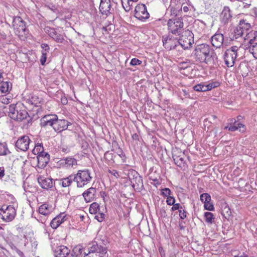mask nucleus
Instances as JSON below:
<instances>
[{
  "label": "nucleus",
  "mask_w": 257,
  "mask_h": 257,
  "mask_svg": "<svg viewBox=\"0 0 257 257\" xmlns=\"http://www.w3.org/2000/svg\"><path fill=\"white\" fill-rule=\"evenodd\" d=\"M251 14L253 16L257 18V8H254L251 10Z\"/></svg>",
  "instance_id": "680f3d73"
},
{
  "label": "nucleus",
  "mask_w": 257,
  "mask_h": 257,
  "mask_svg": "<svg viewBox=\"0 0 257 257\" xmlns=\"http://www.w3.org/2000/svg\"><path fill=\"white\" fill-rule=\"evenodd\" d=\"M135 17L138 19L143 21L148 19L149 14L147 12V8L145 5H138L135 10Z\"/></svg>",
  "instance_id": "9b49d317"
},
{
  "label": "nucleus",
  "mask_w": 257,
  "mask_h": 257,
  "mask_svg": "<svg viewBox=\"0 0 257 257\" xmlns=\"http://www.w3.org/2000/svg\"><path fill=\"white\" fill-rule=\"evenodd\" d=\"M82 251L83 248L80 245L75 246L73 249V253H75V257H79Z\"/></svg>",
  "instance_id": "a19ab883"
},
{
  "label": "nucleus",
  "mask_w": 257,
  "mask_h": 257,
  "mask_svg": "<svg viewBox=\"0 0 257 257\" xmlns=\"http://www.w3.org/2000/svg\"><path fill=\"white\" fill-rule=\"evenodd\" d=\"M232 17L230 10L228 7H224L220 15V19L222 23L224 24L230 21Z\"/></svg>",
  "instance_id": "a211bd4d"
},
{
  "label": "nucleus",
  "mask_w": 257,
  "mask_h": 257,
  "mask_svg": "<svg viewBox=\"0 0 257 257\" xmlns=\"http://www.w3.org/2000/svg\"><path fill=\"white\" fill-rule=\"evenodd\" d=\"M48 34L57 43H62L64 40L63 35L57 32L54 29L49 28Z\"/></svg>",
  "instance_id": "aec40b11"
},
{
  "label": "nucleus",
  "mask_w": 257,
  "mask_h": 257,
  "mask_svg": "<svg viewBox=\"0 0 257 257\" xmlns=\"http://www.w3.org/2000/svg\"><path fill=\"white\" fill-rule=\"evenodd\" d=\"M58 181L59 185L63 187H69L73 181H74L73 174H71L67 177L62 178L59 180Z\"/></svg>",
  "instance_id": "393cba45"
},
{
  "label": "nucleus",
  "mask_w": 257,
  "mask_h": 257,
  "mask_svg": "<svg viewBox=\"0 0 257 257\" xmlns=\"http://www.w3.org/2000/svg\"><path fill=\"white\" fill-rule=\"evenodd\" d=\"M216 116L215 115H211L210 117L204 119V125L206 126L207 125V122L208 121L210 123L212 122V120H214L216 119Z\"/></svg>",
  "instance_id": "8fccbe9b"
},
{
  "label": "nucleus",
  "mask_w": 257,
  "mask_h": 257,
  "mask_svg": "<svg viewBox=\"0 0 257 257\" xmlns=\"http://www.w3.org/2000/svg\"><path fill=\"white\" fill-rule=\"evenodd\" d=\"M38 182L41 187L45 189H49L53 187V181L51 178L40 176L38 177Z\"/></svg>",
  "instance_id": "dca6fc26"
},
{
  "label": "nucleus",
  "mask_w": 257,
  "mask_h": 257,
  "mask_svg": "<svg viewBox=\"0 0 257 257\" xmlns=\"http://www.w3.org/2000/svg\"><path fill=\"white\" fill-rule=\"evenodd\" d=\"M238 29L240 30L243 32V35H245L250 29V24L245 22L243 20L240 21L239 25L237 26Z\"/></svg>",
  "instance_id": "c85d7f7f"
},
{
  "label": "nucleus",
  "mask_w": 257,
  "mask_h": 257,
  "mask_svg": "<svg viewBox=\"0 0 257 257\" xmlns=\"http://www.w3.org/2000/svg\"><path fill=\"white\" fill-rule=\"evenodd\" d=\"M9 116L13 119L21 121L25 119H28V125L32 123V118L29 115L23 104L18 105L13 104L9 106Z\"/></svg>",
  "instance_id": "f03ea898"
},
{
  "label": "nucleus",
  "mask_w": 257,
  "mask_h": 257,
  "mask_svg": "<svg viewBox=\"0 0 257 257\" xmlns=\"http://www.w3.org/2000/svg\"><path fill=\"white\" fill-rule=\"evenodd\" d=\"M224 41V37L222 34H216L212 37L211 43L217 48H220Z\"/></svg>",
  "instance_id": "4be33fe9"
},
{
  "label": "nucleus",
  "mask_w": 257,
  "mask_h": 257,
  "mask_svg": "<svg viewBox=\"0 0 257 257\" xmlns=\"http://www.w3.org/2000/svg\"><path fill=\"white\" fill-rule=\"evenodd\" d=\"M200 200L204 203L210 202L211 196L208 193H203L200 195Z\"/></svg>",
  "instance_id": "58836bf2"
},
{
  "label": "nucleus",
  "mask_w": 257,
  "mask_h": 257,
  "mask_svg": "<svg viewBox=\"0 0 257 257\" xmlns=\"http://www.w3.org/2000/svg\"><path fill=\"white\" fill-rule=\"evenodd\" d=\"M249 35H252V39H253V41H254L255 38L257 37V31H251L249 32Z\"/></svg>",
  "instance_id": "13d9d810"
},
{
  "label": "nucleus",
  "mask_w": 257,
  "mask_h": 257,
  "mask_svg": "<svg viewBox=\"0 0 257 257\" xmlns=\"http://www.w3.org/2000/svg\"><path fill=\"white\" fill-rule=\"evenodd\" d=\"M71 124L72 123L67 120L64 119H58L57 116L53 129L55 132L60 133L64 130H67L68 126Z\"/></svg>",
  "instance_id": "4468645a"
},
{
  "label": "nucleus",
  "mask_w": 257,
  "mask_h": 257,
  "mask_svg": "<svg viewBox=\"0 0 257 257\" xmlns=\"http://www.w3.org/2000/svg\"><path fill=\"white\" fill-rule=\"evenodd\" d=\"M70 250L66 246L60 245L55 249V257H66L70 253Z\"/></svg>",
  "instance_id": "f3484780"
},
{
  "label": "nucleus",
  "mask_w": 257,
  "mask_h": 257,
  "mask_svg": "<svg viewBox=\"0 0 257 257\" xmlns=\"http://www.w3.org/2000/svg\"><path fill=\"white\" fill-rule=\"evenodd\" d=\"M64 216L62 217L61 215L57 216L53 218L51 223L50 225L53 228H57L62 222H64Z\"/></svg>",
  "instance_id": "7c9ffc66"
},
{
  "label": "nucleus",
  "mask_w": 257,
  "mask_h": 257,
  "mask_svg": "<svg viewBox=\"0 0 257 257\" xmlns=\"http://www.w3.org/2000/svg\"><path fill=\"white\" fill-rule=\"evenodd\" d=\"M179 216L182 219H184L187 217V212L184 209V207L182 206V209H180L179 210Z\"/></svg>",
  "instance_id": "37998d69"
},
{
  "label": "nucleus",
  "mask_w": 257,
  "mask_h": 257,
  "mask_svg": "<svg viewBox=\"0 0 257 257\" xmlns=\"http://www.w3.org/2000/svg\"><path fill=\"white\" fill-rule=\"evenodd\" d=\"M192 41L193 40H191L190 38H187L186 36L182 35L178 38V45H181L184 49H188L192 45Z\"/></svg>",
  "instance_id": "5701e85b"
},
{
  "label": "nucleus",
  "mask_w": 257,
  "mask_h": 257,
  "mask_svg": "<svg viewBox=\"0 0 257 257\" xmlns=\"http://www.w3.org/2000/svg\"><path fill=\"white\" fill-rule=\"evenodd\" d=\"M245 5L244 6V8H248L251 5V1L249 2H246V3H244Z\"/></svg>",
  "instance_id": "338daca9"
},
{
  "label": "nucleus",
  "mask_w": 257,
  "mask_h": 257,
  "mask_svg": "<svg viewBox=\"0 0 257 257\" xmlns=\"http://www.w3.org/2000/svg\"><path fill=\"white\" fill-rule=\"evenodd\" d=\"M5 168L3 167H0V179L5 176Z\"/></svg>",
  "instance_id": "bf43d9fd"
},
{
  "label": "nucleus",
  "mask_w": 257,
  "mask_h": 257,
  "mask_svg": "<svg viewBox=\"0 0 257 257\" xmlns=\"http://www.w3.org/2000/svg\"><path fill=\"white\" fill-rule=\"evenodd\" d=\"M230 126H225L224 129L228 128V130L231 132H234L239 129L240 132L244 131V125L240 122L236 121L235 119H231Z\"/></svg>",
  "instance_id": "412c9836"
},
{
  "label": "nucleus",
  "mask_w": 257,
  "mask_h": 257,
  "mask_svg": "<svg viewBox=\"0 0 257 257\" xmlns=\"http://www.w3.org/2000/svg\"><path fill=\"white\" fill-rule=\"evenodd\" d=\"M31 142L32 141L28 136H23L18 139L15 146L21 151H26L28 150Z\"/></svg>",
  "instance_id": "ddd939ff"
},
{
  "label": "nucleus",
  "mask_w": 257,
  "mask_h": 257,
  "mask_svg": "<svg viewBox=\"0 0 257 257\" xmlns=\"http://www.w3.org/2000/svg\"><path fill=\"white\" fill-rule=\"evenodd\" d=\"M192 56L196 61L206 64H213L215 55L210 46L206 44L197 45L193 51Z\"/></svg>",
  "instance_id": "f257e3e1"
},
{
  "label": "nucleus",
  "mask_w": 257,
  "mask_h": 257,
  "mask_svg": "<svg viewBox=\"0 0 257 257\" xmlns=\"http://www.w3.org/2000/svg\"><path fill=\"white\" fill-rule=\"evenodd\" d=\"M42 101V98L37 95H32L30 98L27 99L26 103L28 104L38 106Z\"/></svg>",
  "instance_id": "bb28decb"
},
{
  "label": "nucleus",
  "mask_w": 257,
  "mask_h": 257,
  "mask_svg": "<svg viewBox=\"0 0 257 257\" xmlns=\"http://www.w3.org/2000/svg\"><path fill=\"white\" fill-rule=\"evenodd\" d=\"M128 177L133 188L136 191L140 192L144 188L143 180L139 174L132 171L128 174Z\"/></svg>",
  "instance_id": "0eeeda50"
},
{
  "label": "nucleus",
  "mask_w": 257,
  "mask_h": 257,
  "mask_svg": "<svg viewBox=\"0 0 257 257\" xmlns=\"http://www.w3.org/2000/svg\"><path fill=\"white\" fill-rule=\"evenodd\" d=\"M62 151L64 153H67L69 151V150L68 147H62Z\"/></svg>",
  "instance_id": "69168bd1"
},
{
  "label": "nucleus",
  "mask_w": 257,
  "mask_h": 257,
  "mask_svg": "<svg viewBox=\"0 0 257 257\" xmlns=\"http://www.w3.org/2000/svg\"><path fill=\"white\" fill-rule=\"evenodd\" d=\"M12 88L11 83L8 81H3L0 86V91L4 93L9 92Z\"/></svg>",
  "instance_id": "473e14b6"
},
{
  "label": "nucleus",
  "mask_w": 257,
  "mask_h": 257,
  "mask_svg": "<svg viewBox=\"0 0 257 257\" xmlns=\"http://www.w3.org/2000/svg\"><path fill=\"white\" fill-rule=\"evenodd\" d=\"M61 101L63 104H66L67 103V99L66 97H63L61 99Z\"/></svg>",
  "instance_id": "0e129e2a"
},
{
  "label": "nucleus",
  "mask_w": 257,
  "mask_h": 257,
  "mask_svg": "<svg viewBox=\"0 0 257 257\" xmlns=\"http://www.w3.org/2000/svg\"><path fill=\"white\" fill-rule=\"evenodd\" d=\"M142 63V61L139 60L137 58H133L131 60L130 62V64L132 66H136L138 65H140Z\"/></svg>",
  "instance_id": "09e8293b"
},
{
  "label": "nucleus",
  "mask_w": 257,
  "mask_h": 257,
  "mask_svg": "<svg viewBox=\"0 0 257 257\" xmlns=\"http://www.w3.org/2000/svg\"><path fill=\"white\" fill-rule=\"evenodd\" d=\"M243 32H242L240 30H238V27H237L234 30V34L232 39H237L239 38H243Z\"/></svg>",
  "instance_id": "ea45409f"
},
{
  "label": "nucleus",
  "mask_w": 257,
  "mask_h": 257,
  "mask_svg": "<svg viewBox=\"0 0 257 257\" xmlns=\"http://www.w3.org/2000/svg\"><path fill=\"white\" fill-rule=\"evenodd\" d=\"M163 43L166 49L171 50L176 49L178 46V38L169 34L168 36L163 37Z\"/></svg>",
  "instance_id": "9d476101"
},
{
  "label": "nucleus",
  "mask_w": 257,
  "mask_h": 257,
  "mask_svg": "<svg viewBox=\"0 0 257 257\" xmlns=\"http://www.w3.org/2000/svg\"><path fill=\"white\" fill-rule=\"evenodd\" d=\"M65 161L66 165L69 167H73L77 165V160L73 158H66Z\"/></svg>",
  "instance_id": "c9c22d12"
},
{
  "label": "nucleus",
  "mask_w": 257,
  "mask_h": 257,
  "mask_svg": "<svg viewBox=\"0 0 257 257\" xmlns=\"http://www.w3.org/2000/svg\"><path fill=\"white\" fill-rule=\"evenodd\" d=\"M249 51L251 53L253 57L257 59V43L253 41V39L249 40V46L248 48Z\"/></svg>",
  "instance_id": "c756f323"
},
{
  "label": "nucleus",
  "mask_w": 257,
  "mask_h": 257,
  "mask_svg": "<svg viewBox=\"0 0 257 257\" xmlns=\"http://www.w3.org/2000/svg\"><path fill=\"white\" fill-rule=\"evenodd\" d=\"M16 215V210L12 205H3L0 208V215L4 220L9 222L13 220Z\"/></svg>",
  "instance_id": "6e6552de"
},
{
  "label": "nucleus",
  "mask_w": 257,
  "mask_h": 257,
  "mask_svg": "<svg viewBox=\"0 0 257 257\" xmlns=\"http://www.w3.org/2000/svg\"><path fill=\"white\" fill-rule=\"evenodd\" d=\"M12 27L15 34L20 39L24 40L29 34V30L27 28L26 22L20 17L13 18Z\"/></svg>",
  "instance_id": "7ed1b4c3"
},
{
  "label": "nucleus",
  "mask_w": 257,
  "mask_h": 257,
  "mask_svg": "<svg viewBox=\"0 0 257 257\" xmlns=\"http://www.w3.org/2000/svg\"><path fill=\"white\" fill-rule=\"evenodd\" d=\"M99 205L96 202L92 203L89 207V212L91 214H96L99 211Z\"/></svg>",
  "instance_id": "f704fd0d"
},
{
  "label": "nucleus",
  "mask_w": 257,
  "mask_h": 257,
  "mask_svg": "<svg viewBox=\"0 0 257 257\" xmlns=\"http://www.w3.org/2000/svg\"><path fill=\"white\" fill-rule=\"evenodd\" d=\"M96 192V189L93 187H90L86 191L83 192L82 195L87 202L92 201L95 197Z\"/></svg>",
  "instance_id": "6ab92c4d"
},
{
  "label": "nucleus",
  "mask_w": 257,
  "mask_h": 257,
  "mask_svg": "<svg viewBox=\"0 0 257 257\" xmlns=\"http://www.w3.org/2000/svg\"><path fill=\"white\" fill-rule=\"evenodd\" d=\"M238 50V47L236 46H233L225 51L224 55V59L227 67H229L233 66L237 57Z\"/></svg>",
  "instance_id": "1a4fd4ad"
},
{
  "label": "nucleus",
  "mask_w": 257,
  "mask_h": 257,
  "mask_svg": "<svg viewBox=\"0 0 257 257\" xmlns=\"http://www.w3.org/2000/svg\"><path fill=\"white\" fill-rule=\"evenodd\" d=\"M2 102L4 104H9L10 101V99L7 98V97H2Z\"/></svg>",
  "instance_id": "052dcab7"
},
{
  "label": "nucleus",
  "mask_w": 257,
  "mask_h": 257,
  "mask_svg": "<svg viewBox=\"0 0 257 257\" xmlns=\"http://www.w3.org/2000/svg\"><path fill=\"white\" fill-rule=\"evenodd\" d=\"M171 191L169 188H165L162 189L161 194L165 197L170 196Z\"/></svg>",
  "instance_id": "c03bdc74"
},
{
  "label": "nucleus",
  "mask_w": 257,
  "mask_h": 257,
  "mask_svg": "<svg viewBox=\"0 0 257 257\" xmlns=\"http://www.w3.org/2000/svg\"><path fill=\"white\" fill-rule=\"evenodd\" d=\"M57 115L49 114L44 115L40 120V125L42 127L51 126L54 128Z\"/></svg>",
  "instance_id": "f8f14e48"
},
{
  "label": "nucleus",
  "mask_w": 257,
  "mask_h": 257,
  "mask_svg": "<svg viewBox=\"0 0 257 257\" xmlns=\"http://www.w3.org/2000/svg\"><path fill=\"white\" fill-rule=\"evenodd\" d=\"M173 207L171 208L172 211H175L176 210H179L180 209H182V206L180 205L179 203L174 204Z\"/></svg>",
  "instance_id": "5fc2aeb1"
},
{
  "label": "nucleus",
  "mask_w": 257,
  "mask_h": 257,
  "mask_svg": "<svg viewBox=\"0 0 257 257\" xmlns=\"http://www.w3.org/2000/svg\"><path fill=\"white\" fill-rule=\"evenodd\" d=\"M47 53L46 52H42V56L40 58V62L42 65H44L46 61Z\"/></svg>",
  "instance_id": "a18cd8bd"
},
{
  "label": "nucleus",
  "mask_w": 257,
  "mask_h": 257,
  "mask_svg": "<svg viewBox=\"0 0 257 257\" xmlns=\"http://www.w3.org/2000/svg\"><path fill=\"white\" fill-rule=\"evenodd\" d=\"M37 158V166L40 168H44L50 160V155L48 153H42V154H38Z\"/></svg>",
  "instance_id": "2eb2a0df"
},
{
  "label": "nucleus",
  "mask_w": 257,
  "mask_h": 257,
  "mask_svg": "<svg viewBox=\"0 0 257 257\" xmlns=\"http://www.w3.org/2000/svg\"><path fill=\"white\" fill-rule=\"evenodd\" d=\"M122 6H123V7L124 9V10L126 11V12H129L131 10V5L130 4V5H128V6H126V7H124L123 6V5L122 4Z\"/></svg>",
  "instance_id": "e2e57ef3"
},
{
  "label": "nucleus",
  "mask_w": 257,
  "mask_h": 257,
  "mask_svg": "<svg viewBox=\"0 0 257 257\" xmlns=\"http://www.w3.org/2000/svg\"><path fill=\"white\" fill-rule=\"evenodd\" d=\"M204 208L209 211H213L214 209L213 205L210 202L204 203Z\"/></svg>",
  "instance_id": "de8ad7c7"
},
{
  "label": "nucleus",
  "mask_w": 257,
  "mask_h": 257,
  "mask_svg": "<svg viewBox=\"0 0 257 257\" xmlns=\"http://www.w3.org/2000/svg\"><path fill=\"white\" fill-rule=\"evenodd\" d=\"M214 87L212 84L205 85L198 84L193 87V89L196 91H206L211 90Z\"/></svg>",
  "instance_id": "2f4dec72"
},
{
  "label": "nucleus",
  "mask_w": 257,
  "mask_h": 257,
  "mask_svg": "<svg viewBox=\"0 0 257 257\" xmlns=\"http://www.w3.org/2000/svg\"><path fill=\"white\" fill-rule=\"evenodd\" d=\"M108 172L109 173L114 176L116 178H118L120 176L119 173L116 170L108 169Z\"/></svg>",
  "instance_id": "603ef678"
},
{
  "label": "nucleus",
  "mask_w": 257,
  "mask_h": 257,
  "mask_svg": "<svg viewBox=\"0 0 257 257\" xmlns=\"http://www.w3.org/2000/svg\"><path fill=\"white\" fill-rule=\"evenodd\" d=\"M182 93V94L184 96H185L186 98H191L189 94V92L186 90H182V92H181Z\"/></svg>",
  "instance_id": "4d7b16f0"
},
{
  "label": "nucleus",
  "mask_w": 257,
  "mask_h": 257,
  "mask_svg": "<svg viewBox=\"0 0 257 257\" xmlns=\"http://www.w3.org/2000/svg\"><path fill=\"white\" fill-rule=\"evenodd\" d=\"M11 153L7 144L0 143V156H7Z\"/></svg>",
  "instance_id": "72a5a7b5"
},
{
  "label": "nucleus",
  "mask_w": 257,
  "mask_h": 257,
  "mask_svg": "<svg viewBox=\"0 0 257 257\" xmlns=\"http://www.w3.org/2000/svg\"><path fill=\"white\" fill-rule=\"evenodd\" d=\"M33 152L34 154H37V156L38 155V154H42V153H45L44 152V148L42 144L36 146Z\"/></svg>",
  "instance_id": "4c0bfd02"
},
{
  "label": "nucleus",
  "mask_w": 257,
  "mask_h": 257,
  "mask_svg": "<svg viewBox=\"0 0 257 257\" xmlns=\"http://www.w3.org/2000/svg\"><path fill=\"white\" fill-rule=\"evenodd\" d=\"M111 5L110 0H101L99 10L102 14L107 15L110 10Z\"/></svg>",
  "instance_id": "b1692460"
},
{
  "label": "nucleus",
  "mask_w": 257,
  "mask_h": 257,
  "mask_svg": "<svg viewBox=\"0 0 257 257\" xmlns=\"http://www.w3.org/2000/svg\"><path fill=\"white\" fill-rule=\"evenodd\" d=\"M89 247L88 253H85L84 257H107L106 248L93 241Z\"/></svg>",
  "instance_id": "39448f33"
},
{
  "label": "nucleus",
  "mask_w": 257,
  "mask_h": 257,
  "mask_svg": "<svg viewBox=\"0 0 257 257\" xmlns=\"http://www.w3.org/2000/svg\"><path fill=\"white\" fill-rule=\"evenodd\" d=\"M53 210L52 206L48 204L45 203L41 205L38 209L39 212L43 215H47L49 214Z\"/></svg>",
  "instance_id": "a878e982"
},
{
  "label": "nucleus",
  "mask_w": 257,
  "mask_h": 257,
  "mask_svg": "<svg viewBox=\"0 0 257 257\" xmlns=\"http://www.w3.org/2000/svg\"><path fill=\"white\" fill-rule=\"evenodd\" d=\"M104 158L105 159L106 161L109 162L111 161H113V154L109 152H106L104 155Z\"/></svg>",
  "instance_id": "79ce46f5"
},
{
  "label": "nucleus",
  "mask_w": 257,
  "mask_h": 257,
  "mask_svg": "<svg viewBox=\"0 0 257 257\" xmlns=\"http://www.w3.org/2000/svg\"><path fill=\"white\" fill-rule=\"evenodd\" d=\"M249 32H247L246 34H245V36L243 37V38L244 40H248V42L249 43V40L250 39H252V35H249Z\"/></svg>",
  "instance_id": "6e6d98bb"
},
{
  "label": "nucleus",
  "mask_w": 257,
  "mask_h": 257,
  "mask_svg": "<svg viewBox=\"0 0 257 257\" xmlns=\"http://www.w3.org/2000/svg\"><path fill=\"white\" fill-rule=\"evenodd\" d=\"M170 33L180 36L183 31L184 24L181 18H174L168 20L167 23Z\"/></svg>",
  "instance_id": "423d86ee"
},
{
  "label": "nucleus",
  "mask_w": 257,
  "mask_h": 257,
  "mask_svg": "<svg viewBox=\"0 0 257 257\" xmlns=\"http://www.w3.org/2000/svg\"><path fill=\"white\" fill-rule=\"evenodd\" d=\"M175 199L173 197L169 196L167 198L166 202L169 205H172L175 203Z\"/></svg>",
  "instance_id": "3c124183"
},
{
  "label": "nucleus",
  "mask_w": 257,
  "mask_h": 257,
  "mask_svg": "<svg viewBox=\"0 0 257 257\" xmlns=\"http://www.w3.org/2000/svg\"><path fill=\"white\" fill-rule=\"evenodd\" d=\"M221 214L224 218L228 220L231 216V212L229 207L226 204H223L221 208Z\"/></svg>",
  "instance_id": "cd10ccee"
},
{
  "label": "nucleus",
  "mask_w": 257,
  "mask_h": 257,
  "mask_svg": "<svg viewBox=\"0 0 257 257\" xmlns=\"http://www.w3.org/2000/svg\"><path fill=\"white\" fill-rule=\"evenodd\" d=\"M41 47L43 49L42 52H47V53H48L49 52L50 47L47 44L43 43L41 44Z\"/></svg>",
  "instance_id": "864d4df0"
},
{
  "label": "nucleus",
  "mask_w": 257,
  "mask_h": 257,
  "mask_svg": "<svg viewBox=\"0 0 257 257\" xmlns=\"http://www.w3.org/2000/svg\"><path fill=\"white\" fill-rule=\"evenodd\" d=\"M235 257H248V255L246 254L243 253L242 255H235Z\"/></svg>",
  "instance_id": "774afa93"
},
{
  "label": "nucleus",
  "mask_w": 257,
  "mask_h": 257,
  "mask_svg": "<svg viewBox=\"0 0 257 257\" xmlns=\"http://www.w3.org/2000/svg\"><path fill=\"white\" fill-rule=\"evenodd\" d=\"M97 214L95 216V218L99 221L101 222L104 218V214L103 213H100L99 211L97 213Z\"/></svg>",
  "instance_id": "49530a36"
},
{
  "label": "nucleus",
  "mask_w": 257,
  "mask_h": 257,
  "mask_svg": "<svg viewBox=\"0 0 257 257\" xmlns=\"http://www.w3.org/2000/svg\"><path fill=\"white\" fill-rule=\"evenodd\" d=\"M90 174L88 169L79 170L76 174H73L74 181L76 183L77 187L82 188L90 183L92 180Z\"/></svg>",
  "instance_id": "20e7f679"
},
{
  "label": "nucleus",
  "mask_w": 257,
  "mask_h": 257,
  "mask_svg": "<svg viewBox=\"0 0 257 257\" xmlns=\"http://www.w3.org/2000/svg\"><path fill=\"white\" fill-rule=\"evenodd\" d=\"M204 217L205 221L212 223L213 222V220L214 219L213 214L209 212H206L204 213Z\"/></svg>",
  "instance_id": "e433bc0d"
}]
</instances>
